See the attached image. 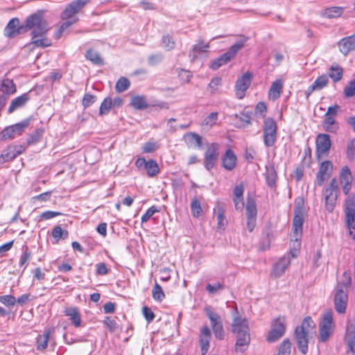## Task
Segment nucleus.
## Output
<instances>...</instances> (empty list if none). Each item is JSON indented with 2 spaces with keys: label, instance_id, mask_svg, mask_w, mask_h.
Returning <instances> with one entry per match:
<instances>
[{
  "label": "nucleus",
  "instance_id": "nucleus-11",
  "mask_svg": "<svg viewBox=\"0 0 355 355\" xmlns=\"http://www.w3.org/2000/svg\"><path fill=\"white\" fill-rule=\"evenodd\" d=\"M263 142L267 147L272 146L277 139V125L274 119H265L263 125Z\"/></svg>",
  "mask_w": 355,
  "mask_h": 355
},
{
  "label": "nucleus",
  "instance_id": "nucleus-57",
  "mask_svg": "<svg viewBox=\"0 0 355 355\" xmlns=\"http://www.w3.org/2000/svg\"><path fill=\"white\" fill-rule=\"evenodd\" d=\"M345 97L349 98L355 95V79L350 81L344 89Z\"/></svg>",
  "mask_w": 355,
  "mask_h": 355
},
{
  "label": "nucleus",
  "instance_id": "nucleus-50",
  "mask_svg": "<svg viewBox=\"0 0 355 355\" xmlns=\"http://www.w3.org/2000/svg\"><path fill=\"white\" fill-rule=\"evenodd\" d=\"M241 37H242V40L241 41L235 43L232 46H231L230 49L227 51V53L231 56V58L232 59L234 58L237 52L243 48L245 43L248 40V37H246L243 35H242Z\"/></svg>",
  "mask_w": 355,
  "mask_h": 355
},
{
  "label": "nucleus",
  "instance_id": "nucleus-1",
  "mask_svg": "<svg viewBox=\"0 0 355 355\" xmlns=\"http://www.w3.org/2000/svg\"><path fill=\"white\" fill-rule=\"evenodd\" d=\"M48 22L42 11L28 16L21 24L18 18H12L3 30L4 36L11 39L32 30L31 44L37 47L45 48L52 45L51 40L46 37L49 31Z\"/></svg>",
  "mask_w": 355,
  "mask_h": 355
},
{
  "label": "nucleus",
  "instance_id": "nucleus-63",
  "mask_svg": "<svg viewBox=\"0 0 355 355\" xmlns=\"http://www.w3.org/2000/svg\"><path fill=\"white\" fill-rule=\"evenodd\" d=\"M142 313L145 318V319L148 322H151L154 320L155 318V314L153 312V311L151 310L150 308L148 307V306H144L142 308Z\"/></svg>",
  "mask_w": 355,
  "mask_h": 355
},
{
  "label": "nucleus",
  "instance_id": "nucleus-24",
  "mask_svg": "<svg viewBox=\"0 0 355 355\" xmlns=\"http://www.w3.org/2000/svg\"><path fill=\"white\" fill-rule=\"evenodd\" d=\"M211 338V333L209 328L207 326L203 327L200 329L199 335V343L202 355H205L207 353Z\"/></svg>",
  "mask_w": 355,
  "mask_h": 355
},
{
  "label": "nucleus",
  "instance_id": "nucleus-2",
  "mask_svg": "<svg viewBox=\"0 0 355 355\" xmlns=\"http://www.w3.org/2000/svg\"><path fill=\"white\" fill-rule=\"evenodd\" d=\"M90 2V0H74L67 5L60 15L62 20H65L55 32L54 37L56 40L61 37L63 33L78 21L76 15Z\"/></svg>",
  "mask_w": 355,
  "mask_h": 355
},
{
  "label": "nucleus",
  "instance_id": "nucleus-59",
  "mask_svg": "<svg viewBox=\"0 0 355 355\" xmlns=\"http://www.w3.org/2000/svg\"><path fill=\"white\" fill-rule=\"evenodd\" d=\"M159 210L157 209L155 206H152L147 209L146 213L141 216V223H146L150 220V217L153 216L155 213L158 212Z\"/></svg>",
  "mask_w": 355,
  "mask_h": 355
},
{
  "label": "nucleus",
  "instance_id": "nucleus-62",
  "mask_svg": "<svg viewBox=\"0 0 355 355\" xmlns=\"http://www.w3.org/2000/svg\"><path fill=\"white\" fill-rule=\"evenodd\" d=\"M224 288V284L223 283H216L214 285L208 284L206 286V290L209 294H214L217 293L218 291L223 290Z\"/></svg>",
  "mask_w": 355,
  "mask_h": 355
},
{
  "label": "nucleus",
  "instance_id": "nucleus-21",
  "mask_svg": "<svg viewBox=\"0 0 355 355\" xmlns=\"http://www.w3.org/2000/svg\"><path fill=\"white\" fill-rule=\"evenodd\" d=\"M138 168L144 166V168L149 177H155L159 172L157 163L153 159L146 161L144 157H139L135 163Z\"/></svg>",
  "mask_w": 355,
  "mask_h": 355
},
{
  "label": "nucleus",
  "instance_id": "nucleus-53",
  "mask_svg": "<svg viewBox=\"0 0 355 355\" xmlns=\"http://www.w3.org/2000/svg\"><path fill=\"white\" fill-rule=\"evenodd\" d=\"M31 257V252L28 250V247H26L20 256L19 261V266L24 267V270H25L27 268Z\"/></svg>",
  "mask_w": 355,
  "mask_h": 355
},
{
  "label": "nucleus",
  "instance_id": "nucleus-7",
  "mask_svg": "<svg viewBox=\"0 0 355 355\" xmlns=\"http://www.w3.org/2000/svg\"><path fill=\"white\" fill-rule=\"evenodd\" d=\"M339 110L340 106L337 104L327 108L321 124L324 131L336 134L339 130V123L336 119Z\"/></svg>",
  "mask_w": 355,
  "mask_h": 355
},
{
  "label": "nucleus",
  "instance_id": "nucleus-54",
  "mask_svg": "<svg viewBox=\"0 0 355 355\" xmlns=\"http://www.w3.org/2000/svg\"><path fill=\"white\" fill-rule=\"evenodd\" d=\"M235 117L240 121V124L238 125L239 128H244L251 123V116L248 113H243L240 116L236 114Z\"/></svg>",
  "mask_w": 355,
  "mask_h": 355
},
{
  "label": "nucleus",
  "instance_id": "nucleus-31",
  "mask_svg": "<svg viewBox=\"0 0 355 355\" xmlns=\"http://www.w3.org/2000/svg\"><path fill=\"white\" fill-rule=\"evenodd\" d=\"M53 331V328H49L44 331L43 334L37 336L36 338L37 349L43 351L48 347L50 336Z\"/></svg>",
  "mask_w": 355,
  "mask_h": 355
},
{
  "label": "nucleus",
  "instance_id": "nucleus-51",
  "mask_svg": "<svg viewBox=\"0 0 355 355\" xmlns=\"http://www.w3.org/2000/svg\"><path fill=\"white\" fill-rule=\"evenodd\" d=\"M130 86V81L125 77H120L116 83L115 89L121 93L127 90Z\"/></svg>",
  "mask_w": 355,
  "mask_h": 355
},
{
  "label": "nucleus",
  "instance_id": "nucleus-18",
  "mask_svg": "<svg viewBox=\"0 0 355 355\" xmlns=\"http://www.w3.org/2000/svg\"><path fill=\"white\" fill-rule=\"evenodd\" d=\"M333 171V164L331 161L325 160L321 162L316 174V183L322 186L329 178Z\"/></svg>",
  "mask_w": 355,
  "mask_h": 355
},
{
  "label": "nucleus",
  "instance_id": "nucleus-3",
  "mask_svg": "<svg viewBox=\"0 0 355 355\" xmlns=\"http://www.w3.org/2000/svg\"><path fill=\"white\" fill-rule=\"evenodd\" d=\"M315 323L311 317L306 316L302 320L301 325L295 329L294 338L300 352L306 354L308 352L309 334L315 327Z\"/></svg>",
  "mask_w": 355,
  "mask_h": 355
},
{
  "label": "nucleus",
  "instance_id": "nucleus-13",
  "mask_svg": "<svg viewBox=\"0 0 355 355\" xmlns=\"http://www.w3.org/2000/svg\"><path fill=\"white\" fill-rule=\"evenodd\" d=\"M331 147V141L328 134L320 133L315 139V155L320 159L328 155Z\"/></svg>",
  "mask_w": 355,
  "mask_h": 355
},
{
  "label": "nucleus",
  "instance_id": "nucleus-42",
  "mask_svg": "<svg viewBox=\"0 0 355 355\" xmlns=\"http://www.w3.org/2000/svg\"><path fill=\"white\" fill-rule=\"evenodd\" d=\"M232 60V58H231V56L227 52H225V53H223L216 59L214 60L211 62L210 68L212 69L213 70H216L221 66L225 65V64L231 61Z\"/></svg>",
  "mask_w": 355,
  "mask_h": 355
},
{
  "label": "nucleus",
  "instance_id": "nucleus-43",
  "mask_svg": "<svg viewBox=\"0 0 355 355\" xmlns=\"http://www.w3.org/2000/svg\"><path fill=\"white\" fill-rule=\"evenodd\" d=\"M191 211L193 217L196 218H200L203 217L204 211L201 206L200 202L197 198H194L191 200Z\"/></svg>",
  "mask_w": 355,
  "mask_h": 355
},
{
  "label": "nucleus",
  "instance_id": "nucleus-6",
  "mask_svg": "<svg viewBox=\"0 0 355 355\" xmlns=\"http://www.w3.org/2000/svg\"><path fill=\"white\" fill-rule=\"evenodd\" d=\"M346 278V282L337 284L334 298V308L340 314L345 313L348 302L347 289L351 284V277L347 275Z\"/></svg>",
  "mask_w": 355,
  "mask_h": 355
},
{
  "label": "nucleus",
  "instance_id": "nucleus-32",
  "mask_svg": "<svg viewBox=\"0 0 355 355\" xmlns=\"http://www.w3.org/2000/svg\"><path fill=\"white\" fill-rule=\"evenodd\" d=\"M64 313L66 316L69 317L71 323L76 327H79L80 326L81 316L78 309L76 307H67L64 311Z\"/></svg>",
  "mask_w": 355,
  "mask_h": 355
},
{
  "label": "nucleus",
  "instance_id": "nucleus-38",
  "mask_svg": "<svg viewBox=\"0 0 355 355\" xmlns=\"http://www.w3.org/2000/svg\"><path fill=\"white\" fill-rule=\"evenodd\" d=\"M344 8L340 6L329 7L322 10V16L327 19L338 18L343 13Z\"/></svg>",
  "mask_w": 355,
  "mask_h": 355
},
{
  "label": "nucleus",
  "instance_id": "nucleus-23",
  "mask_svg": "<svg viewBox=\"0 0 355 355\" xmlns=\"http://www.w3.org/2000/svg\"><path fill=\"white\" fill-rule=\"evenodd\" d=\"M244 184L240 183L235 186L232 193V200L236 210L242 211L244 208Z\"/></svg>",
  "mask_w": 355,
  "mask_h": 355
},
{
  "label": "nucleus",
  "instance_id": "nucleus-29",
  "mask_svg": "<svg viewBox=\"0 0 355 355\" xmlns=\"http://www.w3.org/2000/svg\"><path fill=\"white\" fill-rule=\"evenodd\" d=\"M236 341L234 346L236 353L245 352L250 343V335L248 334H242L241 335H236Z\"/></svg>",
  "mask_w": 355,
  "mask_h": 355
},
{
  "label": "nucleus",
  "instance_id": "nucleus-41",
  "mask_svg": "<svg viewBox=\"0 0 355 355\" xmlns=\"http://www.w3.org/2000/svg\"><path fill=\"white\" fill-rule=\"evenodd\" d=\"M52 237L54 239V243H58L60 239H66L69 236V232L67 230H64L60 225H56L52 229Z\"/></svg>",
  "mask_w": 355,
  "mask_h": 355
},
{
  "label": "nucleus",
  "instance_id": "nucleus-26",
  "mask_svg": "<svg viewBox=\"0 0 355 355\" xmlns=\"http://www.w3.org/2000/svg\"><path fill=\"white\" fill-rule=\"evenodd\" d=\"M304 216L300 210L295 211L293 220L292 237L301 238L302 235V226L304 223Z\"/></svg>",
  "mask_w": 355,
  "mask_h": 355
},
{
  "label": "nucleus",
  "instance_id": "nucleus-47",
  "mask_svg": "<svg viewBox=\"0 0 355 355\" xmlns=\"http://www.w3.org/2000/svg\"><path fill=\"white\" fill-rule=\"evenodd\" d=\"M292 343L289 338H285L282 340L278 347L277 355H290Z\"/></svg>",
  "mask_w": 355,
  "mask_h": 355
},
{
  "label": "nucleus",
  "instance_id": "nucleus-17",
  "mask_svg": "<svg viewBox=\"0 0 355 355\" xmlns=\"http://www.w3.org/2000/svg\"><path fill=\"white\" fill-rule=\"evenodd\" d=\"M344 340L347 345V352L355 355V320L347 321Z\"/></svg>",
  "mask_w": 355,
  "mask_h": 355
},
{
  "label": "nucleus",
  "instance_id": "nucleus-5",
  "mask_svg": "<svg viewBox=\"0 0 355 355\" xmlns=\"http://www.w3.org/2000/svg\"><path fill=\"white\" fill-rule=\"evenodd\" d=\"M339 194L340 188L338 180L336 178H333L322 189L324 207L328 212L331 213L334 211L337 204Z\"/></svg>",
  "mask_w": 355,
  "mask_h": 355
},
{
  "label": "nucleus",
  "instance_id": "nucleus-52",
  "mask_svg": "<svg viewBox=\"0 0 355 355\" xmlns=\"http://www.w3.org/2000/svg\"><path fill=\"white\" fill-rule=\"evenodd\" d=\"M152 297L155 301L161 302L165 297V294L163 292V290L160 285L155 282L153 290H152Z\"/></svg>",
  "mask_w": 355,
  "mask_h": 355
},
{
  "label": "nucleus",
  "instance_id": "nucleus-4",
  "mask_svg": "<svg viewBox=\"0 0 355 355\" xmlns=\"http://www.w3.org/2000/svg\"><path fill=\"white\" fill-rule=\"evenodd\" d=\"M336 328V323L333 317V311L327 310L322 315L319 322L318 337L320 343H326L333 336Z\"/></svg>",
  "mask_w": 355,
  "mask_h": 355
},
{
  "label": "nucleus",
  "instance_id": "nucleus-40",
  "mask_svg": "<svg viewBox=\"0 0 355 355\" xmlns=\"http://www.w3.org/2000/svg\"><path fill=\"white\" fill-rule=\"evenodd\" d=\"M16 85L12 79H3L0 85V91L6 94H13L16 92Z\"/></svg>",
  "mask_w": 355,
  "mask_h": 355
},
{
  "label": "nucleus",
  "instance_id": "nucleus-45",
  "mask_svg": "<svg viewBox=\"0 0 355 355\" xmlns=\"http://www.w3.org/2000/svg\"><path fill=\"white\" fill-rule=\"evenodd\" d=\"M343 74V68L338 64H335L329 68V73L328 76L330 77L334 80V82L336 83L342 79Z\"/></svg>",
  "mask_w": 355,
  "mask_h": 355
},
{
  "label": "nucleus",
  "instance_id": "nucleus-27",
  "mask_svg": "<svg viewBox=\"0 0 355 355\" xmlns=\"http://www.w3.org/2000/svg\"><path fill=\"white\" fill-rule=\"evenodd\" d=\"M291 263L290 259L288 257H282L273 266L271 271L270 276L272 278H277L280 277L288 267Z\"/></svg>",
  "mask_w": 355,
  "mask_h": 355
},
{
  "label": "nucleus",
  "instance_id": "nucleus-39",
  "mask_svg": "<svg viewBox=\"0 0 355 355\" xmlns=\"http://www.w3.org/2000/svg\"><path fill=\"white\" fill-rule=\"evenodd\" d=\"M209 48V43L205 42L202 38H199L198 43L192 49L193 58H196L199 55L208 52Z\"/></svg>",
  "mask_w": 355,
  "mask_h": 355
},
{
  "label": "nucleus",
  "instance_id": "nucleus-9",
  "mask_svg": "<svg viewBox=\"0 0 355 355\" xmlns=\"http://www.w3.org/2000/svg\"><path fill=\"white\" fill-rule=\"evenodd\" d=\"M345 216L349 234L355 240V200L353 196H349L345 200Z\"/></svg>",
  "mask_w": 355,
  "mask_h": 355
},
{
  "label": "nucleus",
  "instance_id": "nucleus-33",
  "mask_svg": "<svg viewBox=\"0 0 355 355\" xmlns=\"http://www.w3.org/2000/svg\"><path fill=\"white\" fill-rule=\"evenodd\" d=\"M29 99L30 96L28 93H24L21 96L16 97L11 101L8 110V112L11 114L17 109L23 107L29 101Z\"/></svg>",
  "mask_w": 355,
  "mask_h": 355
},
{
  "label": "nucleus",
  "instance_id": "nucleus-25",
  "mask_svg": "<svg viewBox=\"0 0 355 355\" xmlns=\"http://www.w3.org/2000/svg\"><path fill=\"white\" fill-rule=\"evenodd\" d=\"M329 76L327 74H322L318 76L315 81L308 87L306 92V96L308 98L309 96L315 91H320L328 85Z\"/></svg>",
  "mask_w": 355,
  "mask_h": 355
},
{
  "label": "nucleus",
  "instance_id": "nucleus-37",
  "mask_svg": "<svg viewBox=\"0 0 355 355\" xmlns=\"http://www.w3.org/2000/svg\"><path fill=\"white\" fill-rule=\"evenodd\" d=\"M214 211L216 214L217 228L224 230L227 225V220L225 216V209L223 206L218 205Z\"/></svg>",
  "mask_w": 355,
  "mask_h": 355
},
{
  "label": "nucleus",
  "instance_id": "nucleus-60",
  "mask_svg": "<svg viewBox=\"0 0 355 355\" xmlns=\"http://www.w3.org/2000/svg\"><path fill=\"white\" fill-rule=\"evenodd\" d=\"M192 73L189 71L181 69L179 70V79L182 83H187L192 78Z\"/></svg>",
  "mask_w": 355,
  "mask_h": 355
},
{
  "label": "nucleus",
  "instance_id": "nucleus-55",
  "mask_svg": "<svg viewBox=\"0 0 355 355\" xmlns=\"http://www.w3.org/2000/svg\"><path fill=\"white\" fill-rule=\"evenodd\" d=\"M96 96L89 93L85 94L82 99V105L85 109L94 103L96 101Z\"/></svg>",
  "mask_w": 355,
  "mask_h": 355
},
{
  "label": "nucleus",
  "instance_id": "nucleus-36",
  "mask_svg": "<svg viewBox=\"0 0 355 355\" xmlns=\"http://www.w3.org/2000/svg\"><path fill=\"white\" fill-rule=\"evenodd\" d=\"M218 120V112H212L209 113L201 122L200 126L202 129L209 130L217 124Z\"/></svg>",
  "mask_w": 355,
  "mask_h": 355
},
{
  "label": "nucleus",
  "instance_id": "nucleus-19",
  "mask_svg": "<svg viewBox=\"0 0 355 355\" xmlns=\"http://www.w3.org/2000/svg\"><path fill=\"white\" fill-rule=\"evenodd\" d=\"M25 146L15 145L8 146L0 155V163L10 162L25 151Z\"/></svg>",
  "mask_w": 355,
  "mask_h": 355
},
{
  "label": "nucleus",
  "instance_id": "nucleus-61",
  "mask_svg": "<svg viewBox=\"0 0 355 355\" xmlns=\"http://www.w3.org/2000/svg\"><path fill=\"white\" fill-rule=\"evenodd\" d=\"M104 326L108 329L110 332L115 331L116 327V321L110 317H105L103 321Z\"/></svg>",
  "mask_w": 355,
  "mask_h": 355
},
{
  "label": "nucleus",
  "instance_id": "nucleus-35",
  "mask_svg": "<svg viewBox=\"0 0 355 355\" xmlns=\"http://www.w3.org/2000/svg\"><path fill=\"white\" fill-rule=\"evenodd\" d=\"M130 105L135 110H142L148 107L146 98L144 96L135 95L131 97Z\"/></svg>",
  "mask_w": 355,
  "mask_h": 355
},
{
  "label": "nucleus",
  "instance_id": "nucleus-30",
  "mask_svg": "<svg viewBox=\"0 0 355 355\" xmlns=\"http://www.w3.org/2000/svg\"><path fill=\"white\" fill-rule=\"evenodd\" d=\"M284 82L282 79H277L272 83L268 91V98L272 101L278 99L282 93Z\"/></svg>",
  "mask_w": 355,
  "mask_h": 355
},
{
  "label": "nucleus",
  "instance_id": "nucleus-64",
  "mask_svg": "<svg viewBox=\"0 0 355 355\" xmlns=\"http://www.w3.org/2000/svg\"><path fill=\"white\" fill-rule=\"evenodd\" d=\"M347 155L349 159H353L355 157V143L353 140L349 141L347 144Z\"/></svg>",
  "mask_w": 355,
  "mask_h": 355
},
{
  "label": "nucleus",
  "instance_id": "nucleus-48",
  "mask_svg": "<svg viewBox=\"0 0 355 355\" xmlns=\"http://www.w3.org/2000/svg\"><path fill=\"white\" fill-rule=\"evenodd\" d=\"M112 107V99L107 96L103 99L99 107V115L104 116L109 114Z\"/></svg>",
  "mask_w": 355,
  "mask_h": 355
},
{
  "label": "nucleus",
  "instance_id": "nucleus-16",
  "mask_svg": "<svg viewBox=\"0 0 355 355\" xmlns=\"http://www.w3.org/2000/svg\"><path fill=\"white\" fill-rule=\"evenodd\" d=\"M252 80V73L247 71L243 73L241 77L238 78L235 85V94L239 99H242L245 92L250 87Z\"/></svg>",
  "mask_w": 355,
  "mask_h": 355
},
{
  "label": "nucleus",
  "instance_id": "nucleus-20",
  "mask_svg": "<svg viewBox=\"0 0 355 355\" xmlns=\"http://www.w3.org/2000/svg\"><path fill=\"white\" fill-rule=\"evenodd\" d=\"M238 159L234 150L228 148L221 157L222 167L227 171H232L237 166Z\"/></svg>",
  "mask_w": 355,
  "mask_h": 355
},
{
  "label": "nucleus",
  "instance_id": "nucleus-56",
  "mask_svg": "<svg viewBox=\"0 0 355 355\" xmlns=\"http://www.w3.org/2000/svg\"><path fill=\"white\" fill-rule=\"evenodd\" d=\"M0 302L6 306H13L16 304V298L12 295H0Z\"/></svg>",
  "mask_w": 355,
  "mask_h": 355
},
{
  "label": "nucleus",
  "instance_id": "nucleus-22",
  "mask_svg": "<svg viewBox=\"0 0 355 355\" xmlns=\"http://www.w3.org/2000/svg\"><path fill=\"white\" fill-rule=\"evenodd\" d=\"M340 182L345 195H348L352 186L353 177L347 166L342 167L339 174Z\"/></svg>",
  "mask_w": 355,
  "mask_h": 355
},
{
  "label": "nucleus",
  "instance_id": "nucleus-15",
  "mask_svg": "<svg viewBox=\"0 0 355 355\" xmlns=\"http://www.w3.org/2000/svg\"><path fill=\"white\" fill-rule=\"evenodd\" d=\"M231 327L232 331L235 335L250 333L248 320L246 318L242 317L236 310L232 315V322Z\"/></svg>",
  "mask_w": 355,
  "mask_h": 355
},
{
  "label": "nucleus",
  "instance_id": "nucleus-28",
  "mask_svg": "<svg viewBox=\"0 0 355 355\" xmlns=\"http://www.w3.org/2000/svg\"><path fill=\"white\" fill-rule=\"evenodd\" d=\"M340 51L345 55L355 49V34L340 40L338 43Z\"/></svg>",
  "mask_w": 355,
  "mask_h": 355
},
{
  "label": "nucleus",
  "instance_id": "nucleus-44",
  "mask_svg": "<svg viewBox=\"0 0 355 355\" xmlns=\"http://www.w3.org/2000/svg\"><path fill=\"white\" fill-rule=\"evenodd\" d=\"M85 58L96 65H103L104 63L103 59L101 57L100 54L92 49L87 51Z\"/></svg>",
  "mask_w": 355,
  "mask_h": 355
},
{
  "label": "nucleus",
  "instance_id": "nucleus-46",
  "mask_svg": "<svg viewBox=\"0 0 355 355\" xmlns=\"http://www.w3.org/2000/svg\"><path fill=\"white\" fill-rule=\"evenodd\" d=\"M301 248V238L292 237L291 239L290 254L295 258L300 254Z\"/></svg>",
  "mask_w": 355,
  "mask_h": 355
},
{
  "label": "nucleus",
  "instance_id": "nucleus-10",
  "mask_svg": "<svg viewBox=\"0 0 355 355\" xmlns=\"http://www.w3.org/2000/svg\"><path fill=\"white\" fill-rule=\"evenodd\" d=\"M204 311L210 320L211 327L215 337L219 340H223L225 332L220 316L218 313L214 311L210 306H206Z\"/></svg>",
  "mask_w": 355,
  "mask_h": 355
},
{
  "label": "nucleus",
  "instance_id": "nucleus-14",
  "mask_svg": "<svg viewBox=\"0 0 355 355\" xmlns=\"http://www.w3.org/2000/svg\"><path fill=\"white\" fill-rule=\"evenodd\" d=\"M219 157V145L217 143H211L208 145L204 158V165L207 170L211 171L216 165Z\"/></svg>",
  "mask_w": 355,
  "mask_h": 355
},
{
  "label": "nucleus",
  "instance_id": "nucleus-49",
  "mask_svg": "<svg viewBox=\"0 0 355 355\" xmlns=\"http://www.w3.org/2000/svg\"><path fill=\"white\" fill-rule=\"evenodd\" d=\"M257 209L255 200L248 198L246 205V218H257Z\"/></svg>",
  "mask_w": 355,
  "mask_h": 355
},
{
  "label": "nucleus",
  "instance_id": "nucleus-34",
  "mask_svg": "<svg viewBox=\"0 0 355 355\" xmlns=\"http://www.w3.org/2000/svg\"><path fill=\"white\" fill-rule=\"evenodd\" d=\"M184 141L189 147L196 148L202 146V137L193 132H189L184 135Z\"/></svg>",
  "mask_w": 355,
  "mask_h": 355
},
{
  "label": "nucleus",
  "instance_id": "nucleus-58",
  "mask_svg": "<svg viewBox=\"0 0 355 355\" xmlns=\"http://www.w3.org/2000/svg\"><path fill=\"white\" fill-rule=\"evenodd\" d=\"M159 148V145L154 141H148L143 146L142 150L144 153H154Z\"/></svg>",
  "mask_w": 355,
  "mask_h": 355
},
{
  "label": "nucleus",
  "instance_id": "nucleus-12",
  "mask_svg": "<svg viewBox=\"0 0 355 355\" xmlns=\"http://www.w3.org/2000/svg\"><path fill=\"white\" fill-rule=\"evenodd\" d=\"M29 124L30 121L27 119L14 125L6 127L1 132V139L3 140H8L21 136Z\"/></svg>",
  "mask_w": 355,
  "mask_h": 355
},
{
  "label": "nucleus",
  "instance_id": "nucleus-8",
  "mask_svg": "<svg viewBox=\"0 0 355 355\" xmlns=\"http://www.w3.org/2000/svg\"><path fill=\"white\" fill-rule=\"evenodd\" d=\"M286 330V316L278 315L271 322V327L266 336V340L270 343L276 342L284 335Z\"/></svg>",
  "mask_w": 355,
  "mask_h": 355
}]
</instances>
